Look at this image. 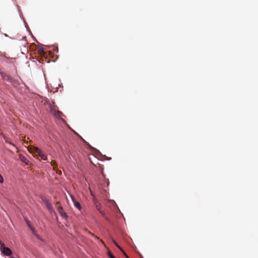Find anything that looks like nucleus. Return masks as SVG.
Returning a JSON list of instances; mask_svg holds the SVG:
<instances>
[{
	"label": "nucleus",
	"mask_w": 258,
	"mask_h": 258,
	"mask_svg": "<svg viewBox=\"0 0 258 258\" xmlns=\"http://www.w3.org/2000/svg\"><path fill=\"white\" fill-rule=\"evenodd\" d=\"M0 248L3 253L7 256L12 254V251L9 247L5 246V244L0 241Z\"/></svg>",
	"instance_id": "nucleus-1"
},
{
	"label": "nucleus",
	"mask_w": 258,
	"mask_h": 258,
	"mask_svg": "<svg viewBox=\"0 0 258 258\" xmlns=\"http://www.w3.org/2000/svg\"><path fill=\"white\" fill-rule=\"evenodd\" d=\"M33 150L35 151L36 153V155H34L35 157H40L41 159L44 160H47V156L43 153V152L39 148H33Z\"/></svg>",
	"instance_id": "nucleus-2"
},
{
	"label": "nucleus",
	"mask_w": 258,
	"mask_h": 258,
	"mask_svg": "<svg viewBox=\"0 0 258 258\" xmlns=\"http://www.w3.org/2000/svg\"><path fill=\"white\" fill-rule=\"evenodd\" d=\"M43 201L45 206L48 209V210L50 212L53 211V207H52V206L51 204L50 203V202L48 200H47L46 199H43Z\"/></svg>",
	"instance_id": "nucleus-3"
},
{
	"label": "nucleus",
	"mask_w": 258,
	"mask_h": 258,
	"mask_svg": "<svg viewBox=\"0 0 258 258\" xmlns=\"http://www.w3.org/2000/svg\"><path fill=\"white\" fill-rule=\"evenodd\" d=\"M57 211L62 218L65 219L68 218V215L67 213L64 211L62 207H59L57 209Z\"/></svg>",
	"instance_id": "nucleus-4"
},
{
	"label": "nucleus",
	"mask_w": 258,
	"mask_h": 258,
	"mask_svg": "<svg viewBox=\"0 0 258 258\" xmlns=\"http://www.w3.org/2000/svg\"><path fill=\"white\" fill-rule=\"evenodd\" d=\"M72 199L75 207L77 208L79 210L81 211L82 207L79 202L76 201L73 197H72Z\"/></svg>",
	"instance_id": "nucleus-5"
},
{
	"label": "nucleus",
	"mask_w": 258,
	"mask_h": 258,
	"mask_svg": "<svg viewBox=\"0 0 258 258\" xmlns=\"http://www.w3.org/2000/svg\"><path fill=\"white\" fill-rule=\"evenodd\" d=\"M95 207H96V209L101 214H103V211L101 210V205L98 202H95Z\"/></svg>",
	"instance_id": "nucleus-6"
},
{
	"label": "nucleus",
	"mask_w": 258,
	"mask_h": 258,
	"mask_svg": "<svg viewBox=\"0 0 258 258\" xmlns=\"http://www.w3.org/2000/svg\"><path fill=\"white\" fill-rule=\"evenodd\" d=\"M33 148H37V147H28V150L29 152L33 154V155H36V153L35 152V151L33 150Z\"/></svg>",
	"instance_id": "nucleus-7"
},
{
	"label": "nucleus",
	"mask_w": 258,
	"mask_h": 258,
	"mask_svg": "<svg viewBox=\"0 0 258 258\" xmlns=\"http://www.w3.org/2000/svg\"><path fill=\"white\" fill-rule=\"evenodd\" d=\"M51 165L53 167V169L56 170L57 168V164L56 162L55 161L52 160L51 161Z\"/></svg>",
	"instance_id": "nucleus-8"
},
{
	"label": "nucleus",
	"mask_w": 258,
	"mask_h": 258,
	"mask_svg": "<svg viewBox=\"0 0 258 258\" xmlns=\"http://www.w3.org/2000/svg\"><path fill=\"white\" fill-rule=\"evenodd\" d=\"M38 52L39 54L41 55H44V50L42 48H39L38 49Z\"/></svg>",
	"instance_id": "nucleus-9"
},
{
	"label": "nucleus",
	"mask_w": 258,
	"mask_h": 258,
	"mask_svg": "<svg viewBox=\"0 0 258 258\" xmlns=\"http://www.w3.org/2000/svg\"><path fill=\"white\" fill-rule=\"evenodd\" d=\"M108 255L110 258H115L110 251H108Z\"/></svg>",
	"instance_id": "nucleus-10"
},
{
	"label": "nucleus",
	"mask_w": 258,
	"mask_h": 258,
	"mask_svg": "<svg viewBox=\"0 0 258 258\" xmlns=\"http://www.w3.org/2000/svg\"><path fill=\"white\" fill-rule=\"evenodd\" d=\"M113 243L115 244V245L120 250H122V249L121 247H120L118 245V244L116 242V241L115 240H113Z\"/></svg>",
	"instance_id": "nucleus-11"
},
{
	"label": "nucleus",
	"mask_w": 258,
	"mask_h": 258,
	"mask_svg": "<svg viewBox=\"0 0 258 258\" xmlns=\"http://www.w3.org/2000/svg\"><path fill=\"white\" fill-rule=\"evenodd\" d=\"M4 182V178L2 175L0 174V183Z\"/></svg>",
	"instance_id": "nucleus-12"
},
{
	"label": "nucleus",
	"mask_w": 258,
	"mask_h": 258,
	"mask_svg": "<svg viewBox=\"0 0 258 258\" xmlns=\"http://www.w3.org/2000/svg\"><path fill=\"white\" fill-rule=\"evenodd\" d=\"M123 253V254L127 257V258H129L128 256L127 255L126 253L123 251V250L122 249V250H121Z\"/></svg>",
	"instance_id": "nucleus-13"
},
{
	"label": "nucleus",
	"mask_w": 258,
	"mask_h": 258,
	"mask_svg": "<svg viewBox=\"0 0 258 258\" xmlns=\"http://www.w3.org/2000/svg\"><path fill=\"white\" fill-rule=\"evenodd\" d=\"M6 142H7V143H9V144H10L11 145H12V144L11 142H10L9 141H8V140H6ZM13 145L14 146V145H13Z\"/></svg>",
	"instance_id": "nucleus-14"
}]
</instances>
